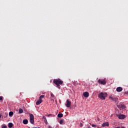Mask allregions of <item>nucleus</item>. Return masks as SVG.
<instances>
[{"label":"nucleus","mask_w":128,"mask_h":128,"mask_svg":"<svg viewBox=\"0 0 128 128\" xmlns=\"http://www.w3.org/2000/svg\"><path fill=\"white\" fill-rule=\"evenodd\" d=\"M42 100H40V99H38V100L36 102V106H38V104H40V103L42 102Z\"/></svg>","instance_id":"9b49d317"},{"label":"nucleus","mask_w":128,"mask_h":128,"mask_svg":"<svg viewBox=\"0 0 128 128\" xmlns=\"http://www.w3.org/2000/svg\"><path fill=\"white\" fill-rule=\"evenodd\" d=\"M0 100H2V96H0Z\"/></svg>","instance_id":"393cba45"},{"label":"nucleus","mask_w":128,"mask_h":128,"mask_svg":"<svg viewBox=\"0 0 128 128\" xmlns=\"http://www.w3.org/2000/svg\"><path fill=\"white\" fill-rule=\"evenodd\" d=\"M120 112L118 111V110H116V112H115V114H116H116H120Z\"/></svg>","instance_id":"412c9836"},{"label":"nucleus","mask_w":128,"mask_h":128,"mask_svg":"<svg viewBox=\"0 0 128 128\" xmlns=\"http://www.w3.org/2000/svg\"><path fill=\"white\" fill-rule=\"evenodd\" d=\"M2 128H8V127L5 126H2Z\"/></svg>","instance_id":"a878e982"},{"label":"nucleus","mask_w":128,"mask_h":128,"mask_svg":"<svg viewBox=\"0 0 128 128\" xmlns=\"http://www.w3.org/2000/svg\"><path fill=\"white\" fill-rule=\"evenodd\" d=\"M24 112V110L22 108L19 109V114H22Z\"/></svg>","instance_id":"6ab92c4d"},{"label":"nucleus","mask_w":128,"mask_h":128,"mask_svg":"<svg viewBox=\"0 0 128 128\" xmlns=\"http://www.w3.org/2000/svg\"><path fill=\"white\" fill-rule=\"evenodd\" d=\"M54 84L56 85V87L60 90V84H64V82L62 80L60 79H54L53 80Z\"/></svg>","instance_id":"f257e3e1"},{"label":"nucleus","mask_w":128,"mask_h":128,"mask_svg":"<svg viewBox=\"0 0 128 128\" xmlns=\"http://www.w3.org/2000/svg\"><path fill=\"white\" fill-rule=\"evenodd\" d=\"M12 126H14V124H12V123L10 122L9 124H8V128H12Z\"/></svg>","instance_id":"4468645a"},{"label":"nucleus","mask_w":128,"mask_h":128,"mask_svg":"<svg viewBox=\"0 0 128 128\" xmlns=\"http://www.w3.org/2000/svg\"><path fill=\"white\" fill-rule=\"evenodd\" d=\"M118 108H120V110H124L126 108V105L122 103H120L117 106Z\"/></svg>","instance_id":"39448f33"},{"label":"nucleus","mask_w":128,"mask_h":128,"mask_svg":"<svg viewBox=\"0 0 128 128\" xmlns=\"http://www.w3.org/2000/svg\"><path fill=\"white\" fill-rule=\"evenodd\" d=\"M30 122L32 124H34V116L32 114H30Z\"/></svg>","instance_id":"20e7f679"},{"label":"nucleus","mask_w":128,"mask_h":128,"mask_svg":"<svg viewBox=\"0 0 128 128\" xmlns=\"http://www.w3.org/2000/svg\"><path fill=\"white\" fill-rule=\"evenodd\" d=\"M60 124H62L64 122V119L60 120L59 122Z\"/></svg>","instance_id":"dca6fc26"},{"label":"nucleus","mask_w":128,"mask_h":128,"mask_svg":"<svg viewBox=\"0 0 128 128\" xmlns=\"http://www.w3.org/2000/svg\"><path fill=\"white\" fill-rule=\"evenodd\" d=\"M108 96V94L100 92L98 94V98H100V100H106V97Z\"/></svg>","instance_id":"f03ea898"},{"label":"nucleus","mask_w":128,"mask_h":128,"mask_svg":"<svg viewBox=\"0 0 128 128\" xmlns=\"http://www.w3.org/2000/svg\"><path fill=\"white\" fill-rule=\"evenodd\" d=\"M2 118V114H0V118Z\"/></svg>","instance_id":"cd10ccee"},{"label":"nucleus","mask_w":128,"mask_h":128,"mask_svg":"<svg viewBox=\"0 0 128 128\" xmlns=\"http://www.w3.org/2000/svg\"><path fill=\"white\" fill-rule=\"evenodd\" d=\"M58 118H62V116H64V114H62V113H60L58 114Z\"/></svg>","instance_id":"a211bd4d"},{"label":"nucleus","mask_w":128,"mask_h":128,"mask_svg":"<svg viewBox=\"0 0 128 128\" xmlns=\"http://www.w3.org/2000/svg\"><path fill=\"white\" fill-rule=\"evenodd\" d=\"M108 122H104L102 124V126H108Z\"/></svg>","instance_id":"ddd939ff"},{"label":"nucleus","mask_w":128,"mask_h":128,"mask_svg":"<svg viewBox=\"0 0 128 128\" xmlns=\"http://www.w3.org/2000/svg\"><path fill=\"white\" fill-rule=\"evenodd\" d=\"M22 122L24 124H28V120L26 119H25L23 120Z\"/></svg>","instance_id":"f8f14e48"},{"label":"nucleus","mask_w":128,"mask_h":128,"mask_svg":"<svg viewBox=\"0 0 128 128\" xmlns=\"http://www.w3.org/2000/svg\"><path fill=\"white\" fill-rule=\"evenodd\" d=\"M92 128H96V126L94 124H92Z\"/></svg>","instance_id":"5701e85b"},{"label":"nucleus","mask_w":128,"mask_h":128,"mask_svg":"<svg viewBox=\"0 0 128 128\" xmlns=\"http://www.w3.org/2000/svg\"><path fill=\"white\" fill-rule=\"evenodd\" d=\"M51 98H54V95L52 93H50Z\"/></svg>","instance_id":"4be33fe9"},{"label":"nucleus","mask_w":128,"mask_h":128,"mask_svg":"<svg viewBox=\"0 0 128 128\" xmlns=\"http://www.w3.org/2000/svg\"><path fill=\"white\" fill-rule=\"evenodd\" d=\"M71 104H72V102H70V101L68 100H67L66 104V108H70Z\"/></svg>","instance_id":"0eeeda50"},{"label":"nucleus","mask_w":128,"mask_h":128,"mask_svg":"<svg viewBox=\"0 0 128 128\" xmlns=\"http://www.w3.org/2000/svg\"><path fill=\"white\" fill-rule=\"evenodd\" d=\"M116 116L119 120H124V118H126V115L122 114H116Z\"/></svg>","instance_id":"423d86ee"},{"label":"nucleus","mask_w":128,"mask_h":128,"mask_svg":"<svg viewBox=\"0 0 128 128\" xmlns=\"http://www.w3.org/2000/svg\"><path fill=\"white\" fill-rule=\"evenodd\" d=\"M42 119L44 120L45 124H48V120H46V116H43Z\"/></svg>","instance_id":"2eb2a0df"},{"label":"nucleus","mask_w":128,"mask_h":128,"mask_svg":"<svg viewBox=\"0 0 128 128\" xmlns=\"http://www.w3.org/2000/svg\"><path fill=\"white\" fill-rule=\"evenodd\" d=\"M124 94H128V92H125Z\"/></svg>","instance_id":"bb28decb"},{"label":"nucleus","mask_w":128,"mask_h":128,"mask_svg":"<svg viewBox=\"0 0 128 128\" xmlns=\"http://www.w3.org/2000/svg\"><path fill=\"white\" fill-rule=\"evenodd\" d=\"M12 116H14V112H9V116H10V118H12Z\"/></svg>","instance_id":"f3484780"},{"label":"nucleus","mask_w":128,"mask_h":128,"mask_svg":"<svg viewBox=\"0 0 128 128\" xmlns=\"http://www.w3.org/2000/svg\"><path fill=\"white\" fill-rule=\"evenodd\" d=\"M98 82L100 84H102L103 86H104V84H106V78L98 79Z\"/></svg>","instance_id":"7ed1b4c3"},{"label":"nucleus","mask_w":128,"mask_h":128,"mask_svg":"<svg viewBox=\"0 0 128 128\" xmlns=\"http://www.w3.org/2000/svg\"><path fill=\"white\" fill-rule=\"evenodd\" d=\"M84 96V98H88V96H90V94L88 92H86L83 94Z\"/></svg>","instance_id":"1a4fd4ad"},{"label":"nucleus","mask_w":128,"mask_h":128,"mask_svg":"<svg viewBox=\"0 0 128 128\" xmlns=\"http://www.w3.org/2000/svg\"><path fill=\"white\" fill-rule=\"evenodd\" d=\"M116 128H120V127L118 126V127H116Z\"/></svg>","instance_id":"c85d7f7f"},{"label":"nucleus","mask_w":128,"mask_h":128,"mask_svg":"<svg viewBox=\"0 0 128 128\" xmlns=\"http://www.w3.org/2000/svg\"><path fill=\"white\" fill-rule=\"evenodd\" d=\"M116 92H120L122 90V87H118L116 89Z\"/></svg>","instance_id":"9d476101"},{"label":"nucleus","mask_w":128,"mask_h":128,"mask_svg":"<svg viewBox=\"0 0 128 128\" xmlns=\"http://www.w3.org/2000/svg\"><path fill=\"white\" fill-rule=\"evenodd\" d=\"M44 98V95H41V96L39 97V99L42 100V98Z\"/></svg>","instance_id":"aec40b11"},{"label":"nucleus","mask_w":128,"mask_h":128,"mask_svg":"<svg viewBox=\"0 0 128 128\" xmlns=\"http://www.w3.org/2000/svg\"><path fill=\"white\" fill-rule=\"evenodd\" d=\"M84 124H82V123L80 122V128H82V126H83Z\"/></svg>","instance_id":"b1692460"},{"label":"nucleus","mask_w":128,"mask_h":128,"mask_svg":"<svg viewBox=\"0 0 128 128\" xmlns=\"http://www.w3.org/2000/svg\"><path fill=\"white\" fill-rule=\"evenodd\" d=\"M113 102H114L115 104H118V98H112Z\"/></svg>","instance_id":"6e6552de"}]
</instances>
